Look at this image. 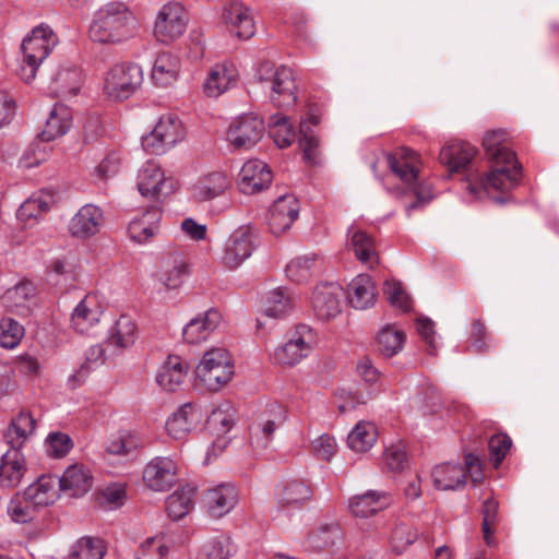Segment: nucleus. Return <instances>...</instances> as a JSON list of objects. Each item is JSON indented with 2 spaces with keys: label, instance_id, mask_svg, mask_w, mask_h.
Instances as JSON below:
<instances>
[{
  "label": "nucleus",
  "instance_id": "nucleus-48",
  "mask_svg": "<svg viewBox=\"0 0 559 559\" xmlns=\"http://www.w3.org/2000/svg\"><path fill=\"white\" fill-rule=\"evenodd\" d=\"M106 546L98 537L84 536L78 539L70 552V559H103Z\"/></svg>",
  "mask_w": 559,
  "mask_h": 559
},
{
  "label": "nucleus",
  "instance_id": "nucleus-5",
  "mask_svg": "<svg viewBox=\"0 0 559 559\" xmlns=\"http://www.w3.org/2000/svg\"><path fill=\"white\" fill-rule=\"evenodd\" d=\"M254 75L264 88L270 90V99L275 106L283 108L296 103L295 78L290 68L262 61L257 67Z\"/></svg>",
  "mask_w": 559,
  "mask_h": 559
},
{
  "label": "nucleus",
  "instance_id": "nucleus-51",
  "mask_svg": "<svg viewBox=\"0 0 559 559\" xmlns=\"http://www.w3.org/2000/svg\"><path fill=\"white\" fill-rule=\"evenodd\" d=\"M234 547L229 537L218 536L203 544L195 559H229Z\"/></svg>",
  "mask_w": 559,
  "mask_h": 559
},
{
  "label": "nucleus",
  "instance_id": "nucleus-29",
  "mask_svg": "<svg viewBox=\"0 0 559 559\" xmlns=\"http://www.w3.org/2000/svg\"><path fill=\"white\" fill-rule=\"evenodd\" d=\"M230 180L223 171H211L201 176L193 185L195 200L206 202L223 195L230 188Z\"/></svg>",
  "mask_w": 559,
  "mask_h": 559
},
{
  "label": "nucleus",
  "instance_id": "nucleus-18",
  "mask_svg": "<svg viewBox=\"0 0 559 559\" xmlns=\"http://www.w3.org/2000/svg\"><path fill=\"white\" fill-rule=\"evenodd\" d=\"M203 414L199 404L185 403L166 421V431L175 440L186 439L202 421Z\"/></svg>",
  "mask_w": 559,
  "mask_h": 559
},
{
  "label": "nucleus",
  "instance_id": "nucleus-36",
  "mask_svg": "<svg viewBox=\"0 0 559 559\" xmlns=\"http://www.w3.org/2000/svg\"><path fill=\"white\" fill-rule=\"evenodd\" d=\"M189 366L179 356H169L156 374L158 385L169 392L176 391L185 381Z\"/></svg>",
  "mask_w": 559,
  "mask_h": 559
},
{
  "label": "nucleus",
  "instance_id": "nucleus-9",
  "mask_svg": "<svg viewBox=\"0 0 559 559\" xmlns=\"http://www.w3.org/2000/svg\"><path fill=\"white\" fill-rule=\"evenodd\" d=\"M188 16L179 2H167L157 11L153 24V37L156 41L169 45L180 38L187 29Z\"/></svg>",
  "mask_w": 559,
  "mask_h": 559
},
{
  "label": "nucleus",
  "instance_id": "nucleus-64",
  "mask_svg": "<svg viewBox=\"0 0 559 559\" xmlns=\"http://www.w3.org/2000/svg\"><path fill=\"white\" fill-rule=\"evenodd\" d=\"M384 294L392 306L397 307L403 311L411 309L409 297L400 282L386 281L384 284Z\"/></svg>",
  "mask_w": 559,
  "mask_h": 559
},
{
  "label": "nucleus",
  "instance_id": "nucleus-17",
  "mask_svg": "<svg viewBox=\"0 0 559 559\" xmlns=\"http://www.w3.org/2000/svg\"><path fill=\"white\" fill-rule=\"evenodd\" d=\"M222 19L231 34L240 39H249L255 34V22L251 9L242 1L233 0L226 3Z\"/></svg>",
  "mask_w": 559,
  "mask_h": 559
},
{
  "label": "nucleus",
  "instance_id": "nucleus-42",
  "mask_svg": "<svg viewBox=\"0 0 559 559\" xmlns=\"http://www.w3.org/2000/svg\"><path fill=\"white\" fill-rule=\"evenodd\" d=\"M378 430L373 423L360 420L347 436V445L357 453L369 451L376 443Z\"/></svg>",
  "mask_w": 559,
  "mask_h": 559
},
{
  "label": "nucleus",
  "instance_id": "nucleus-49",
  "mask_svg": "<svg viewBox=\"0 0 559 559\" xmlns=\"http://www.w3.org/2000/svg\"><path fill=\"white\" fill-rule=\"evenodd\" d=\"M293 309V300L285 289L276 288L267 293L264 313L271 318H283Z\"/></svg>",
  "mask_w": 559,
  "mask_h": 559
},
{
  "label": "nucleus",
  "instance_id": "nucleus-45",
  "mask_svg": "<svg viewBox=\"0 0 559 559\" xmlns=\"http://www.w3.org/2000/svg\"><path fill=\"white\" fill-rule=\"evenodd\" d=\"M194 488L187 485L174 491L166 500L168 515L180 520L193 508Z\"/></svg>",
  "mask_w": 559,
  "mask_h": 559
},
{
  "label": "nucleus",
  "instance_id": "nucleus-12",
  "mask_svg": "<svg viewBox=\"0 0 559 559\" xmlns=\"http://www.w3.org/2000/svg\"><path fill=\"white\" fill-rule=\"evenodd\" d=\"M136 187L142 197L156 202H162L175 191L173 180L166 178L162 167L152 160L139 170Z\"/></svg>",
  "mask_w": 559,
  "mask_h": 559
},
{
  "label": "nucleus",
  "instance_id": "nucleus-56",
  "mask_svg": "<svg viewBox=\"0 0 559 559\" xmlns=\"http://www.w3.org/2000/svg\"><path fill=\"white\" fill-rule=\"evenodd\" d=\"M169 544L165 536L146 538L136 552V559H164L169 554Z\"/></svg>",
  "mask_w": 559,
  "mask_h": 559
},
{
  "label": "nucleus",
  "instance_id": "nucleus-52",
  "mask_svg": "<svg viewBox=\"0 0 559 559\" xmlns=\"http://www.w3.org/2000/svg\"><path fill=\"white\" fill-rule=\"evenodd\" d=\"M37 510L38 509L28 501L23 491L15 493L8 506V514L16 523H27L32 521Z\"/></svg>",
  "mask_w": 559,
  "mask_h": 559
},
{
  "label": "nucleus",
  "instance_id": "nucleus-40",
  "mask_svg": "<svg viewBox=\"0 0 559 559\" xmlns=\"http://www.w3.org/2000/svg\"><path fill=\"white\" fill-rule=\"evenodd\" d=\"M433 484L441 490H455L466 481V471L460 464L443 463L431 473Z\"/></svg>",
  "mask_w": 559,
  "mask_h": 559
},
{
  "label": "nucleus",
  "instance_id": "nucleus-38",
  "mask_svg": "<svg viewBox=\"0 0 559 559\" xmlns=\"http://www.w3.org/2000/svg\"><path fill=\"white\" fill-rule=\"evenodd\" d=\"M23 493L37 509L52 504L59 496L57 481L52 476H40L25 488Z\"/></svg>",
  "mask_w": 559,
  "mask_h": 559
},
{
  "label": "nucleus",
  "instance_id": "nucleus-30",
  "mask_svg": "<svg viewBox=\"0 0 559 559\" xmlns=\"http://www.w3.org/2000/svg\"><path fill=\"white\" fill-rule=\"evenodd\" d=\"M92 474L83 464L70 465L59 478V490L71 497L83 496L92 488Z\"/></svg>",
  "mask_w": 559,
  "mask_h": 559
},
{
  "label": "nucleus",
  "instance_id": "nucleus-27",
  "mask_svg": "<svg viewBox=\"0 0 559 559\" xmlns=\"http://www.w3.org/2000/svg\"><path fill=\"white\" fill-rule=\"evenodd\" d=\"M180 71V58L174 52L162 51L154 60L151 79L156 86L167 87L178 80Z\"/></svg>",
  "mask_w": 559,
  "mask_h": 559
},
{
  "label": "nucleus",
  "instance_id": "nucleus-25",
  "mask_svg": "<svg viewBox=\"0 0 559 559\" xmlns=\"http://www.w3.org/2000/svg\"><path fill=\"white\" fill-rule=\"evenodd\" d=\"M102 314L103 309L97 298L87 295L76 305L72 312V326L81 334H90L100 322Z\"/></svg>",
  "mask_w": 559,
  "mask_h": 559
},
{
  "label": "nucleus",
  "instance_id": "nucleus-62",
  "mask_svg": "<svg viewBox=\"0 0 559 559\" xmlns=\"http://www.w3.org/2000/svg\"><path fill=\"white\" fill-rule=\"evenodd\" d=\"M73 448V441L63 432H51L46 438V452L51 457H63Z\"/></svg>",
  "mask_w": 559,
  "mask_h": 559
},
{
  "label": "nucleus",
  "instance_id": "nucleus-33",
  "mask_svg": "<svg viewBox=\"0 0 559 559\" xmlns=\"http://www.w3.org/2000/svg\"><path fill=\"white\" fill-rule=\"evenodd\" d=\"M347 298L352 307L365 310L374 305L377 292L368 274H359L347 286Z\"/></svg>",
  "mask_w": 559,
  "mask_h": 559
},
{
  "label": "nucleus",
  "instance_id": "nucleus-15",
  "mask_svg": "<svg viewBox=\"0 0 559 559\" xmlns=\"http://www.w3.org/2000/svg\"><path fill=\"white\" fill-rule=\"evenodd\" d=\"M105 225V214L95 204L81 206L72 216L68 225V233L78 240H87L95 237Z\"/></svg>",
  "mask_w": 559,
  "mask_h": 559
},
{
  "label": "nucleus",
  "instance_id": "nucleus-22",
  "mask_svg": "<svg viewBox=\"0 0 559 559\" xmlns=\"http://www.w3.org/2000/svg\"><path fill=\"white\" fill-rule=\"evenodd\" d=\"M392 497L383 490H368L354 496L348 501V510L356 518H369L389 508Z\"/></svg>",
  "mask_w": 559,
  "mask_h": 559
},
{
  "label": "nucleus",
  "instance_id": "nucleus-31",
  "mask_svg": "<svg viewBox=\"0 0 559 559\" xmlns=\"http://www.w3.org/2000/svg\"><path fill=\"white\" fill-rule=\"evenodd\" d=\"M36 430V420L29 412L22 411L12 418L4 432V439L10 450L20 451Z\"/></svg>",
  "mask_w": 559,
  "mask_h": 559
},
{
  "label": "nucleus",
  "instance_id": "nucleus-21",
  "mask_svg": "<svg viewBox=\"0 0 559 559\" xmlns=\"http://www.w3.org/2000/svg\"><path fill=\"white\" fill-rule=\"evenodd\" d=\"M272 181V171L260 159L246 162L239 173V189L245 194H253L266 189Z\"/></svg>",
  "mask_w": 559,
  "mask_h": 559
},
{
  "label": "nucleus",
  "instance_id": "nucleus-14",
  "mask_svg": "<svg viewBox=\"0 0 559 559\" xmlns=\"http://www.w3.org/2000/svg\"><path fill=\"white\" fill-rule=\"evenodd\" d=\"M178 465L169 456H155L143 469L142 478L146 487L154 491H167L177 481Z\"/></svg>",
  "mask_w": 559,
  "mask_h": 559
},
{
  "label": "nucleus",
  "instance_id": "nucleus-13",
  "mask_svg": "<svg viewBox=\"0 0 559 559\" xmlns=\"http://www.w3.org/2000/svg\"><path fill=\"white\" fill-rule=\"evenodd\" d=\"M264 123L257 115L246 114L235 118L227 131V141L235 148H250L263 136Z\"/></svg>",
  "mask_w": 559,
  "mask_h": 559
},
{
  "label": "nucleus",
  "instance_id": "nucleus-58",
  "mask_svg": "<svg viewBox=\"0 0 559 559\" xmlns=\"http://www.w3.org/2000/svg\"><path fill=\"white\" fill-rule=\"evenodd\" d=\"M24 335V328L11 318H4L0 321V346L3 348H14Z\"/></svg>",
  "mask_w": 559,
  "mask_h": 559
},
{
  "label": "nucleus",
  "instance_id": "nucleus-11",
  "mask_svg": "<svg viewBox=\"0 0 559 559\" xmlns=\"http://www.w3.org/2000/svg\"><path fill=\"white\" fill-rule=\"evenodd\" d=\"M254 250V228L241 225L226 238L222 249V263L229 270L239 267Z\"/></svg>",
  "mask_w": 559,
  "mask_h": 559
},
{
  "label": "nucleus",
  "instance_id": "nucleus-7",
  "mask_svg": "<svg viewBox=\"0 0 559 559\" xmlns=\"http://www.w3.org/2000/svg\"><path fill=\"white\" fill-rule=\"evenodd\" d=\"M143 83L142 68L132 62L112 66L104 76L103 91L111 100L131 97Z\"/></svg>",
  "mask_w": 559,
  "mask_h": 559
},
{
  "label": "nucleus",
  "instance_id": "nucleus-63",
  "mask_svg": "<svg viewBox=\"0 0 559 559\" xmlns=\"http://www.w3.org/2000/svg\"><path fill=\"white\" fill-rule=\"evenodd\" d=\"M139 447H141V440L136 435L124 433L112 438L107 443L106 450L110 454L128 455Z\"/></svg>",
  "mask_w": 559,
  "mask_h": 559
},
{
  "label": "nucleus",
  "instance_id": "nucleus-34",
  "mask_svg": "<svg viewBox=\"0 0 559 559\" xmlns=\"http://www.w3.org/2000/svg\"><path fill=\"white\" fill-rule=\"evenodd\" d=\"M55 204V195L41 190L33 193L17 210L16 216L24 224L36 222L43 214L48 213Z\"/></svg>",
  "mask_w": 559,
  "mask_h": 559
},
{
  "label": "nucleus",
  "instance_id": "nucleus-46",
  "mask_svg": "<svg viewBox=\"0 0 559 559\" xmlns=\"http://www.w3.org/2000/svg\"><path fill=\"white\" fill-rule=\"evenodd\" d=\"M349 231L352 233V248L357 259L368 267L373 269L379 262L373 239L361 230L352 228Z\"/></svg>",
  "mask_w": 559,
  "mask_h": 559
},
{
  "label": "nucleus",
  "instance_id": "nucleus-47",
  "mask_svg": "<svg viewBox=\"0 0 559 559\" xmlns=\"http://www.w3.org/2000/svg\"><path fill=\"white\" fill-rule=\"evenodd\" d=\"M81 72L76 68H64L57 72L53 78L52 91L57 96H75L81 87Z\"/></svg>",
  "mask_w": 559,
  "mask_h": 559
},
{
  "label": "nucleus",
  "instance_id": "nucleus-3",
  "mask_svg": "<svg viewBox=\"0 0 559 559\" xmlns=\"http://www.w3.org/2000/svg\"><path fill=\"white\" fill-rule=\"evenodd\" d=\"M386 159L391 171L405 185L411 186L417 198V201L406 205V212L408 215H411L412 211L432 200L433 192L431 185L426 182H416L419 174L420 160L414 151L402 147L395 153L389 154Z\"/></svg>",
  "mask_w": 559,
  "mask_h": 559
},
{
  "label": "nucleus",
  "instance_id": "nucleus-41",
  "mask_svg": "<svg viewBox=\"0 0 559 559\" xmlns=\"http://www.w3.org/2000/svg\"><path fill=\"white\" fill-rule=\"evenodd\" d=\"M508 134L504 130H492L486 132L483 145L488 157L495 163L512 164L515 162V154L506 146Z\"/></svg>",
  "mask_w": 559,
  "mask_h": 559
},
{
  "label": "nucleus",
  "instance_id": "nucleus-20",
  "mask_svg": "<svg viewBox=\"0 0 559 559\" xmlns=\"http://www.w3.org/2000/svg\"><path fill=\"white\" fill-rule=\"evenodd\" d=\"M163 210L158 205H152L139 217L133 218L128 226L130 239L144 245L151 241L160 229Z\"/></svg>",
  "mask_w": 559,
  "mask_h": 559
},
{
  "label": "nucleus",
  "instance_id": "nucleus-44",
  "mask_svg": "<svg viewBox=\"0 0 559 559\" xmlns=\"http://www.w3.org/2000/svg\"><path fill=\"white\" fill-rule=\"evenodd\" d=\"M406 334L396 325L384 326L377 336L379 352L390 358L397 355L404 347Z\"/></svg>",
  "mask_w": 559,
  "mask_h": 559
},
{
  "label": "nucleus",
  "instance_id": "nucleus-43",
  "mask_svg": "<svg viewBox=\"0 0 559 559\" xmlns=\"http://www.w3.org/2000/svg\"><path fill=\"white\" fill-rule=\"evenodd\" d=\"M138 337V326L128 316H121L110 329L107 342L118 348L132 346Z\"/></svg>",
  "mask_w": 559,
  "mask_h": 559
},
{
  "label": "nucleus",
  "instance_id": "nucleus-10",
  "mask_svg": "<svg viewBox=\"0 0 559 559\" xmlns=\"http://www.w3.org/2000/svg\"><path fill=\"white\" fill-rule=\"evenodd\" d=\"M186 136V129L181 120L171 115L159 118L150 134L142 138L143 148L151 154H163Z\"/></svg>",
  "mask_w": 559,
  "mask_h": 559
},
{
  "label": "nucleus",
  "instance_id": "nucleus-32",
  "mask_svg": "<svg viewBox=\"0 0 559 559\" xmlns=\"http://www.w3.org/2000/svg\"><path fill=\"white\" fill-rule=\"evenodd\" d=\"M205 501L211 516L222 518L235 508L238 501V493L233 485L222 484L207 490Z\"/></svg>",
  "mask_w": 559,
  "mask_h": 559
},
{
  "label": "nucleus",
  "instance_id": "nucleus-54",
  "mask_svg": "<svg viewBox=\"0 0 559 559\" xmlns=\"http://www.w3.org/2000/svg\"><path fill=\"white\" fill-rule=\"evenodd\" d=\"M318 255L316 253H307L292 260L286 266L287 276L296 282L301 283L310 278Z\"/></svg>",
  "mask_w": 559,
  "mask_h": 559
},
{
  "label": "nucleus",
  "instance_id": "nucleus-4",
  "mask_svg": "<svg viewBox=\"0 0 559 559\" xmlns=\"http://www.w3.org/2000/svg\"><path fill=\"white\" fill-rule=\"evenodd\" d=\"M235 374L231 354L223 347H214L203 354L195 368L197 380L211 392H218Z\"/></svg>",
  "mask_w": 559,
  "mask_h": 559
},
{
  "label": "nucleus",
  "instance_id": "nucleus-60",
  "mask_svg": "<svg viewBox=\"0 0 559 559\" xmlns=\"http://www.w3.org/2000/svg\"><path fill=\"white\" fill-rule=\"evenodd\" d=\"M270 132L275 144L281 148L287 147L294 142L295 131L288 122V119L284 116L273 117V123Z\"/></svg>",
  "mask_w": 559,
  "mask_h": 559
},
{
  "label": "nucleus",
  "instance_id": "nucleus-8",
  "mask_svg": "<svg viewBox=\"0 0 559 559\" xmlns=\"http://www.w3.org/2000/svg\"><path fill=\"white\" fill-rule=\"evenodd\" d=\"M520 170L521 166L516 160L512 164L495 163L476 183L469 185V190L478 199L495 198V192H508L516 186L521 178Z\"/></svg>",
  "mask_w": 559,
  "mask_h": 559
},
{
  "label": "nucleus",
  "instance_id": "nucleus-55",
  "mask_svg": "<svg viewBox=\"0 0 559 559\" xmlns=\"http://www.w3.org/2000/svg\"><path fill=\"white\" fill-rule=\"evenodd\" d=\"M498 510L499 503L493 497L487 498L483 502V534L487 545L491 546L495 543L493 534L498 524Z\"/></svg>",
  "mask_w": 559,
  "mask_h": 559
},
{
  "label": "nucleus",
  "instance_id": "nucleus-26",
  "mask_svg": "<svg viewBox=\"0 0 559 559\" xmlns=\"http://www.w3.org/2000/svg\"><path fill=\"white\" fill-rule=\"evenodd\" d=\"M275 500L281 508H300L312 497L311 487L300 479H288L277 485Z\"/></svg>",
  "mask_w": 559,
  "mask_h": 559
},
{
  "label": "nucleus",
  "instance_id": "nucleus-19",
  "mask_svg": "<svg viewBox=\"0 0 559 559\" xmlns=\"http://www.w3.org/2000/svg\"><path fill=\"white\" fill-rule=\"evenodd\" d=\"M298 200L293 194L278 197L269 211L267 222L271 231L278 236L288 230L298 218Z\"/></svg>",
  "mask_w": 559,
  "mask_h": 559
},
{
  "label": "nucleus",
  "instance_id": "nucleus-57",
  "mask_svg": "<svg viewBox=\"0 0 559 559\" xmlns=\"http://www.w3.org/2000/svg\"><path fill=\"white\" fill-rule=\"evenodd\" d=\"M341 538V530L337 524H328L319 527L309 536V543L314 549L329 548Z\"/></svg>",
  "mask_w": 559,
  "mask_h": 559
},
{
  "label": "nucleus",
  "instance_id": "nucleus-23",
  "mask_svg": "<svg viewBox=\"0 0 559 559\" xmlns=\"http://www.w3.org/2000/svg\"><path fill=\"white\" fill-rule=\"evenodd\" d=\"M222 314L216 309H209L207 311L198 314L191 319L183 328V338L189 344H199L206 341L210 335L222 323Z\"/></svg>",
  "mask_w": 559,
  "mask_h": 559
},
{
  "label": "nucleus",
  "instance_id": "nucleus-16",
  "mask_svg": "<svg viewBox=\"0 0 559 559\" xmlns=\"http://www.w3.org/2000/svg\"><path fill=\"white\" fill-rule=\"evenodd\" d=\"M344 292L336 283L321 284L311 297V307L319 320L328 321L341 313Z\"/></svg>",
  "mask_w": 559,
  "mask_h": 559
},
{
  "label": "nucleus",
  "instance_id": "nucleus-39",
  "mask_svg": "<svg viewBox=\"0 0 559 559\" xmlns=\"http://www.w3.org/2000/svg\"><path fill=\"white\" fill-rule=\"evenodd\" d=\"M71 123L72 114L70 109L63 105H55L39 136L45 142L53 141L64 135L69 131Z\"/></svg>",
  "mask_w": 559,
  "mask_h": 559
},
{
  "label": "nucleus",
  "instance_id": "nucleus-6",
  "mask_svg": "<svg viewBox=\"0 0 559 559\" xmlns=\"http://www.w3.org/2000/svg\"><path fill=\"white\" fill-rule=\"evenodd\" d=\"M317 343V332L307 324H298L287 341L273 350L271 360L275 365L294 367L310 355Z\"/></svg>",
  "mask_w": 559,
  "mask_h": 559
},
{
  "label": "nucleus",
  "instance_id": "nucleus-53",
  "mask_svg": "<svg viewBox=\"0 0 559 559\" xmlns=\"http://www.w3.org/2000/svg\"><path fill=\"white\" fill-rule=\"evenodd\" d=\"M234 409L225 402L215 408L207 418L209 428L217 436L227 433L234 426Z\"/></svg>",
  "mask_w": 559,
  "mask_h": 559
},
{
  "label": "nucleus",
  "instance_id": "nucleus-35",
  "mask_svg": "<svg viewBox=\"0 0 559 559\" xmlns=\"http://www.w3.org/2000/svg\"><path fill=\"white\" fill-rule=\"evenodd\" d=\"M476 155V148L462 141L451 142L440 151V162L444 164L451 173L464 169Z\"/></svg>",
  "mask_w": 559,
  "mask_h": 559
},
{
  "label": "nucleus",
  "instance_id": "nucleus-37",
  "mask_svg": "<svg viewBox=\"0 0 559 559\" xmlns=\"http://www.w3.org/2000/svg\"><path fill=\"white\" fill-rule=\"evenodd\" d=\"M286 420V411L284 406L273 403L259 416L258 421L252 427V435L265 442L269 441L276 429Z\"/></svg>",
  "mask_w": 559,
  "mask_h": 559
},
{
  "label": "nucleus",
  "instance_id": "nucleus-28",
  "mask_svg": "<svg viewBox=\"0 0 559 559\" xmlns=\"http://www.w3.org/2000/svg\"><path fill=\"white\" fill-rule=\"evenodd\" d=\"M27 471L25 457L21 451L8 450L0 460V487H17Z\"/></svg>",
  "mask_w": 559,
  "mask_h": 559
},
{
  "label": "nucleus",
  "instance_id": "nucleus-50",
  "mask_svg": "<svg viewBox=\"0 0 559 559\" xmlns=\"http://www.w3.org/2000/svg\"><path fill=\"white\" fill-rule=\"evenodd\" d=\"M187 273V263L178 255L165 262L164 270L159 274V281L166 288L176 289L182 284Z\"/></svg>",
  "mask_w": 559,
  "mask_h": 559
},
{
  "label": "nucleus",
  "instance_id": "nucleus-1",
  "mask_svg": "<svg viewBox=\"0 0 559 559\" xmlns=\"http://www.w3.org/2000/svg\"><path fill=\"white\" fill-rule=\"evenodd\" d=\"M138 19L123 2L112 1L102 5L94 15L88 34L100 44H120L133 37Z\"/></svg>",
  "mask_w": 559,
  "mask_h": 559
},
{
  "label": "nucleus",
  "instance_id": "nucleus-59",
  "mask_svg": "<svg viewBox=\"0 0 559 559\" xmlns=\"http://www.w3.org/2000/svg\"><path fill=\"white\" fill-rule=\"evenodd\" d=\"M99 499L105 508L109 510L119 509L126 502L127 487L122 483L109 484L99 492Z\"/></svg>",
  "mask_w": 559,
  "mask_h": 559
},
{
  "label": "nucleus",
  "instance_id": "nucleus-2",
  "mask_svg": "<svg viewBox=\"0 0 559 559\" xmlns=\"http://www.w3.org/2000/svg\"><path fill=\"white\" fill-rule=\"evenodd\" d=\"M58 44V37L50 26L40 24L23 39L16 74L25 83L35 80L40 64Z\"/></svg>",
  "mask_w": 559,
  "mask_h": 559
},
{
  "label": "nucleus",
  "instance_id": "nucleus-24",
  "mask_svg": "<svg viewBox=\"0 0 559 559\" xmlns=\"http://www.w3.org/2000/svg\"><path fill=\"white\" fill-rule=\"evenodd\" d=\"M237 78L238 71L231 63H216L207 73L203 92L209 97H218L236 84Z\"/></svg>",
  "mask_w": 559,
  "mask_h": 559
},
{
  "label": "nucleus",
  "instance_id": "nucleus-61",
  "mask_svg": "<svg viewBox=\"0 0 559 559\" xmlns=\"http://www.w3.org/2000/svg\"><path fill=\"white\" fill-rule=\"evenodd\" d=\"M417 538V532L409 525L400 523L396 524L390 535V544L392 549L400 554L412 545Z\"/></svg>",
  "mask_w": 559,
  "mask_h": 559
}]
</instances>
